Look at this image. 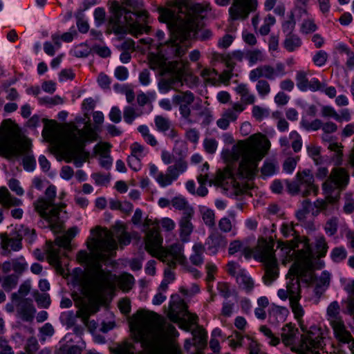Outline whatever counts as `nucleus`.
<instances>
[{"instance_id": "4d7b16f0", "label": "nucleus", "mask_w": 354, "mask_h": 354, "mask_svg": "<svg viewBox=\"0 0 354 354\" xmlns=\"http://www.w3.org/2000/svg\"><path fill=\"white\" fill-rule=\"evenodd\" d=\"M17 283L18 277L15 274H9L3 279L1 286L6 292H10L17 286Z\"/></svg>"}, {"instance_id": "4be33fe9", "label": "nucleus", "mask_w": 354, "mask_h": 354, "mask_svg": "<svg viewBox=\"0 0 354 354\" xmlns=\"http://www.w3.org/2000/svg\"><path fill=\"white\" fill-rule=\"evenodd\" d=\"M333 337L339 344H348L351 351V346L354 344V338L342 320L330 324Z\"/></svg>"}, {"instance_id": "09e8293b", "label": "nucleus", "mask_w": 354, "mask_h": 354, "mask_svg": "<svg viewBox=\"0 0 354 354\" xmlns=\"http://www.w3.org/2000/svg\"><path fill=\"white\" fill-rule=\"evenodd\" d=\"M328 248V247L324 236L323 235L318 236L315 241L317 257L319 258L324 257L327 252Z\"/></svg>"}, {"instance_id": "c03bdc74", "label": "nucleus", "mask_w": 354, "mask_h": 354, "mask_svg": "<svg viewBox=\"0 0 354 354\" xmlns=\"http://www.w3.org/2000/svg\"><path fill=\"white\" fill-rule=\"evenodd\" d=\"M246 58L248 59L250 66L266 61V55L261 50L257 48L249 50L246 53Z\"/></svg>"}, {"instance_id": "13d9d810", "label": "nucleus", "mask_w": 354, "mask_h": 354, "mask_svg": "<svg viewBox=\"0 0 354 354\" xmlns=\"http://www.w3.org/2000/svg\"><path fill=\"white\" fill-rule=\"evenodd\" d=\"M243 339L244 337L241 333L235 330L231 336L228 337L229 346L234 349L241 347Z\"/></svg>"}, {"instance_id": "f257e3e1", "label": "nucleus", "mask_w": 354, "mask_h": 354, "mask_svg": "<svg viewBox=\"0 0 354 354\" xmlns=\"http://www.w3.org/2000/svg\"><path fill=\"white\" fill-rule=\"evenodd\" d=\"M117 238L121 247L131 242V237L122 225L114 232L97 226L91 230L86 245L89 253L84 250L77 254V261L86 266V273L82 286V293L86 299L89 313L97 311L103 302L105 292L113 288V279L109 272L101 268L100 262L115 255L118 248Z\"/></svg>"}, {"instance_id": "e2e57ef3", "label": "nucleus", "mask_w": 354, "mask_h": 354, "mask_svg": "<svg viewBox=\"0 0 354 354\" xmlns=\"http://www.w3.org/2000/svg\"><path fill=\"white\" fill-rule=\"evenodd\" d=\"M308 154L312 158L316 165H319L322 162V159L320 156L321 147L314 145L308 146L307 147Z\"/></svg>"}, {"instance_id": "e433bc0d", "label": "nucleus", "mask_w": 354, "mask_h": 354, "mask_svg": "<svg viewBox=\"0 0 354 354\" xmlns=\"http://www.w3.org/2000/svg\"><path fill=\"white\" fill-rule=\"evenodd\" d=\"M236 281L239 287L246 292H251L254 287V281L246 270L237 275Z\"/></svg>"}, {"instance_id": "a878e982", "label": "nucleus", "mask_w": 354, "mask_h": 354, "mask_svg": "<svg viewBox=\"0 0 354 354\" xmlns=\"http://www.w3.org/2000/svg\"><path fill=\"white\" fill-rule=\"evenodd\" d=\"M17 310L20 318L26 322L31 321L34 317L35 308L30 299H21L17 306Z\"/></svg>"}, {"instance_id": "49530a36", "label": "nucleus", "mask_w": 354, "mask_h": 354, "mask_svg": "<svg viewBox=\"0 0 354 354\" xmlns=\"http://www.w3.org/2000/svg\"><path fill=\"white\" fill-rule=\"evenodd\" d=\"M131 156L142 160L149 153L147 148L143 145L134 142L130 145Z\"/></svg>"}, {"instance_id": "4c0bfd02", "label": "nucleus", "mask_w": 354, "mask_h": 354, "mask_svg": "<svg viewBox=\"0 0 354 354\" xmlns=\"http://www.w3.org/2000/svg\"><path fill=\"white\" fill-rule=\"evenodd\" d=\"M328 149L334 153L331 160L335 166H340L343 162V145L337 142H332L329 144Z\"/></svg>"}, {"instance_id": "412c9836", "label": "nucleus", "mask_w": 354, "mask_h": 354, "mask_svg": "<svg viewBox=\"0 0 354 354\" xmlns=\"http://www.w3.org/2000/svg\"><path fill=\"white\" fill-rule=\"evenodd\" d=\"M169 77L162 78L158 83L160 93H167L171 89L178 90L182 85L183 71L177 67L173 71L167 72Z\"/></svg>"}, {"instance_id": "603ef678", "label": "nucleus", "mask_w": 354, "mask_h": 354, "mask_svg": "<svg viewBox=\"0 0 354 354\" xmlns=\"http://www.w3.org/2000/svg\"><path fill=\"white\" fill-rule=\"evenodd\" d=\"M339 219L336 216L330 218L325 223L324 231L328 236L335 235L338 229Z\"/></svg>"}, {"instance_id": "39448f33", "label": "nucleus", "mask_w": 354, "mask_h": 354, "mask_svg": "<svg viewBox=\"0 0 354 354\" xmlns=\"http://www.w3.org/2000/svg\"><path fill=\"white\" fill-rule=\"evenodd\" d=\"M208 10H211L209 4L198 3L193 6L194 15L188 14L183 17L176 15V9H163L160 11V21L167 24L171 31V38L165 44L171 45L176 55L180 57L185 53L186 48L180 44L187 39L191 33L196 31L198 28V17Z\"/></svg>"}, {"instance_id": "f8f14e48", "label": "nucleus", "mask_w": 354, "mask_h": 354, "mask_svg": "<svg viewBox=\"0 0 354 354\" xmlns=\"http://www.w3.org/2000/svg\"><path fill=\"white\" fill-rule=\"evenodd\" d=\"M167 316L172 322L178 323L180 328L185 330H189L191 327L197 323L198 319L196 314L187 310V304L177 295H172L171 297Z\"/></svg>"}, {"instance_id": "f03ea898", "label": "nucleus", "mask_w": 354, "mask_h": 354, "mask_svg": "<svg viewBox=\"0 0 354 354\" xmlns=\"http://www.w3.org/2000/svg\"><path fill=\"white\" fill-rule=\"evenodd\" d=\"M131 336L140 342L143 351H136L133 343L120 345L115 354H182L174 338L178 335L175 327L165 324L157 313L139 310L129 321Z\"/></svg>"}, {"instance_id": "2f4dec72", "label": "nucleus", "mask_w": 354, "mask_h": 354, "mask_svg": "<svg viewBox=\"0 0 354 354\" xmlns=\"http://www.w3.org/2000/svg\"><path fill=\"white\" fill-rule=\"evenodd\" d=\"M299 300L300 299L290 301V306L301 330L306 331L307 328H309V327L307 326L303 319L305 311L299 304Z\"/></svg>"}, {"instance_id": "2eb2a0df", "label": "nucleus", "mask_w": 354, "mask_h": 354, "mask_svg": "<svg viewBox=\"0 0 354 354\" xmlns=\"http://www.w3.org/2000/svg\"><path fill=\"white\" fill-rule=\"evenodd\" d=\"M287 188L290 194H301L303 196L310 194L316 196L319 192V187L315 183L314 175L308 169L298 171L295 176V180L288 183Z\"/></svg>"}, {"instance_id": "f3484780", "label": "nucleus", "mask_w": 354, "mask_h": 354, "mask_svg": "<svg viewBox=\"0 0 354 354\" xmlns=\"http://www.w3.org/2000/svg\"><path fill=\"white\" fill-rule=\"evenodd\" d=\"M257 0H232L229 8V17L232 21H243L257 7Z\"/></svg>"}, {"instance_id": "c9c22d12", "label": "nucleus", "mask_w": 354, "mask_h": 354, "mask_svg": "<svg viewBox=\"0 0 354 354\" xmlns=\"http://www.w3.org/2000/svg\"><path fill=\"white\" fill-rule=\"evenodd\" d=\"M187 162L183 159H179L172 165L167 167V170L174 181H176L180 175L185 173L187 169Z\"/></svg>"}, {"instance_id": "7c9ffc66", "label": "nucleus", "mask_w": 354, "mask_h": 354, "mask_svg": "<svg viewBox=\"0 0 354 354\" xmlns=\"http://www.w3.org/2000/svg\"><path fill=\"white\" fill-rule=\"evenodd\" d=\"M216 57L221 58L223 60L227 68L233 69L234 66L239 62H241L246 55L241 50H235L227 55H221L215 54Z\"/></svg>"}, {"instance_id": "423d86ee", "label": "nucleus", "mask_w": 354, "mask_h": 354, "mask_svg": "<svg viewBox=\"0 0 354 354\" xmlns=\"http://www.w3.org/2000/svg\"><path fill=\"white\" fill-rule=\"evenodd\" d=\"M300 339L296 341L298 328L292 323L286 324L282 328L281 337L285 346L297 354H314L316 349L322 347L323 342L320 328L315 325L310 326L306 331H301Z\"/></svg>"}, {"instance_id": "0eeeda50", "label": "nucleus", "mask_w": 354, "mask_h": 354, "mask_svg": "<svg viewBox=\"0 0 354 354\" xmlns=\"http://www.w3.org/2000/svg\"><path fill=\"white\" fill-rule=\"evenodd\" d=\"M41 119L37 115L32 116L27 122L29 127L35 128L39 125ZM44 129L42 138L50 143L51 152L58 160H66V124L53 120L42 119Z\"/></svg>"}, {"instance_id": "dca6fc26", "label": "nucleus", "mask_w": 354, "mask_h": 354, "mask_svg": "<svg viewBox=\"0 0 354 354\" xmlns=\"http://www.w3.org/2000/svg\"><path fill=\"white\" fill-rule=\"evenodd\" d=\"M286 73L285 65L281 62L276 64L275 67L269 64L260 65L250 71L249 80L252 82H258L262 77L273 80L277 77L285 75Z\"/></svg>"}, {"instance_id": "1a4fd4ad", "label": "nucleus", "mask_w": 354, "mask_h": 354, "mask_svg": "<svg viewBox=\"0 0 354 354\" xmlns=\"http://www.w3.org/2000/svg\"><path fill=\"white\" fill-rule=\"evenodd\" d=\"M96 140L97 133L90 124L81 129H73L68 123V162L73 161L76 167H81L89 156L84 150L85 143Z\"/></svg>"}, {"instance_id": "6ab92c4d", "label": "nucleus", "mask_w": 354, "mask_h": 354, "mask_svg": "<svg viewBox=\"0 0 354 354\" xmlns=\"http://www.w3.org/2000/svg\"><path fill=\"white\" fill-rule=\"evenodd\" d=\"M311 74L310 71L300 70L297 71L295 80L297 86L301 91H311L313 92L322 90L324 85L316 77L308 79Z\"/></svg>"}, {"instance_id": "4468645a", "label": "nucleus", "mask_w": 354, "mask_h": 354, "mask_svg": "<svg viewBox=\"0 0 354 354\" xmlns=\"http://www.w3.org/2000/svg\"><path fill=\"white\" fill-rule=\"evenodd\" d=\"M308 243L310 251L313 257L312 249L309 243V240L306 237L301 239L295 238L293 240L283 242L279 241L277 245V250H279L278 255L283 264H286L290 261H294L292 266H295L296 260L299 256H304L306 253L304 250V243Z\"/></svg>"}, {"instance_id": "37998d69", "label": "nucleus", "mask_w": 354, "mask_h": 354, "mask_svg": "<svg viewBox=\"0 0 354 354\" xmlns=\"http://www.w3.org/2000/svg\"><path fill=\"white\" fill-rule=\"evenodd\" d=\"M327 316L329 324L342 320L339 315V306L337 301L332 302L327 308Z\"/></svg>"}, {"instance_id": "aec40b11", "label": "nucleus", "mask_w": 354, "mask_h": 354, "mask_svg": "<svg viewBox=\"0 0 354 354\" xmlns=\"http://www.w3.org/2000/svg\"><path fill=\"white\" fill-rule=\"evenodd\" d=\"M194 101V94L187 91L179 92L172 97V102L176 105H179V111L181 116L186 120L191 122L189 118L191 115V109L189 106Z\"/></svg>"}, {"instance_id": "bf43d9fd", "label": "nucleus", "mask_w": 354, "mask_h": 354, "mask_svg": "<svg viewBox=\"0 0 354 354\" xmlns=\"http://www.w3.org/2000/svg\"><path fill=\"white\" fill-rule=\"evenodd\" d=\"M28 268L24 257L21 256L18 258L12 259V270L17 274H21Z\"/></svg>"}, {"instance_id": "3c124183", "label": "nucleus", "mask_w": 354, "mask_h": 354, "mask_svg": "<svg viewBox=\"0 0 354 354\" xmlns=\"http://www.w3.org/2000/svg\"><path fill=\"white\" fill-rule=\"evenodd\" d=\"M256 90L259 96L264 98L268 96L271 92L270 84L266 80H260L257 82Z\"/></svg>"}, {"instance_id": "79ce46f5", "label": "nucleus", "mask_w": 354, "mask_h": 354, "mask_svg": "<svg viewBox=\"0 0 354 354\" xmlns=\"http://www.w3.org/2000/svg\"><path fill=\"white\" fill-rule=\"evenodd\" d=\"M199 212L204 223L212 227L215 225V214L214 210L205 207L201 206L199 207Z\"/></svg>"}, {"instance_id": "6e6d98bb", "label": "nucleus", "mask_w": 354, "mask_h": 354, "mask_svg": "<svg viewBox=\"0 0 354 354\" xmlns=\"http://www.w3.org/2000/svg\"><path fill=\"white\" fill-rule=\"evenodd\" d=\"M301 45L300 38L297 35H290L284 41V47L290 52L294 51Z\"/></svg>"}, {"instance_id": "7ed1b4c3", "label": "nucleus", "mask_w": 354, "mask_h": 354, "mask_svg": "<svg viewBox=\"0 0 354 354\" xmlns=\"http://www.w3.org/2000/svg\"><path fill=\"white\" fill-rule=\"evenodd\" d=\"M270 142L266 136L258 133L250 136L248 139L239 140L230 150L223 152L225 160L233 162L239 160L236 173L227 169L217 177L218 183L226 190L242 192L243 185L241 180H252L258 171L259 162L268 153Z\"/></svg>"}, {"instance_id": "de8ad7c7", "label": "nucleus", "mask_w": 354, "mask_h": 354, "mask_svg": "<svg viewBox=\"0 0 354 354\" xmlns=\"http://www.w3.org/2000/svg\"><path fill=\"white\" fill-rule=\"evenodd\" d=\"M203 246L201 244H195L193 246V254L190 256V261L194 266H199L203 263Z\"/></svg>"}, {"instance_id": "b1692460", "label": "nucleus", "mask_w": 354, "mask_h": 354, "mask_svg": "<svg viewBox=\"0 0 354 354\" xmlns=\"http://www.w3.org/2000/svg\"><path fill=\"white\" fill-rule=\"evenodd\" d=\"M1 246L5 251L10 253V250L19 251L22 248L21 236L17 232L12 234H1Z\"/></svg>"}, {"instance_id": "9b49d317", "label": "nucleus", "mask_w": 354, "mask_h": 354, "mask_svg": "<svg viewBox=\"0 0 354 354\" xmlns=\"http://www.w3.org/2000/svg\"><path fill=\"white\" fill-rule=\"evenodd\" d=\"M145 242L146 250L152 256L162 261H171V264L185 265L187 260L183 254V245L174 243L169 248H164L162 246V238L157 229L153 228L147 233Z\"/></svg>"}, {"instance_id": "8fccbe9b", "label": "nucleus", "mask_w": 354, "mask_h": 354, "mask_svg": "<svg viewBox=\"0 0 354 354\" xmlns=\"http://www.w3.org/2000/svg\"><path fill=\"white\" fill-rule=\"evenodd\" d=\"M156 128L158 131L166 133L171 127V122L169 118L162 115H157L154 119Z\"/></svg>"}, {"instance_id": "5fc2aeb1", "label": "nucleus", "mask_w": 354, "mask_h": 354, "mask_svg": "<svg viewBox=\"0 0 354 354\" xmlns=\"http://www.w3.org/2000/svg\"><path fill=\"white\" fill-rule=\"evenodd\" d=\"M201 75L205 82L212 84H216L218 82V73L214 69L203 68L201 72Z\"/></svg>"}, {"instance_id": "c756f323", "label": "nucleus", "mask_w": 354, "mask_h": 354, "mask_svg": "<svg viewBox=\"0 0 354 354\" xmlns=\"http://www.w3.org/2000/svg\"><path fill=\"white\" fill-rule=\"evenodd\" d=\"M171 204L175 209L183 212V216L189 217L194 214V207L189 205L184 196H178L173 198Z\"/></svg>"}, {"instance_id": "a18cd8bd", "label": "nucleus", "mask_w": 354, "mask_h": 354, "mask_svg": "<svg viewBox=\"0 0 354 354\" xmlns=\"http://www.w3.org/2000/svg\"><path fill=\"white\" fill-rule=\"evenodd\" d=\"M279 167L277 163L272 160H266L261 169L263 177H269L277 173Z\"/></svg>"}, {"instance_id": "6e6552de", "label": "nucleus", "mask_w": 354, "mask_h": 354, "mask_svg": "<svg viewBox=\"0 0 354 354\" xmlns=\"http://www.w3.org/2000/svg\"><path fill=\"white\" fill-rule=\"evenodd\" d=\"M306 253L299 256L295 266H292L288 273L286 288L290 294V301L301 299L300 281L310 283L314 280L312 255L308 243H304Z\"/></svg>"}, {"instance_id": "a211bd4d", "label": "nucleus", "mask_w": 354, "mask_h": 354, "mask_svg": "<svg viewBox=\"0 0 354 354\" xmlns=\"http://www.w3.org/2000/svg\"><path fill=\"white\" fill-rule=\"evenodd\" d=\"M17 140L10 130L8 120H3L0 125V152L7 155L17 153Z\"/></svg>"}, {"instance_id": "20e7f679", "label": "nucleus", "mask_w": 354, "mask_h": 354, "mask_svg": "<svg viewBox=\"0 0 354 354\" xmlns=\"http://www.w3.org/2000/svg\"><path fill=\"white\" fill-rule=\"evenodd\" d=\"M46 198H39L35 203V208L40 216L48 221L52 230L57 234L55 243L48 250V261L53 265L57 273L64 276V268L62 259L66 254V232L64 228L63 212L64 205H55L53 204L56 196V187L50 185L45 192Z\"/></svg>"}, {"instance_id": "680f3d73", "label": "nucleus", "mask_w": 354, "mask_h": 354, "mask_svg": "<svg viewBox=\"0 0 354 354\" xmlns=\"http://www.w3.org/2000/svg\"><path fill=\"white\" fill-rule=\"evenodd\" d=\"M156 181L161 187L169 186L174 182L167 170L165 173L161 171L157 176Z\"/></svg>"}, {"instance_id": "c85d7f7f", "label": "nucleus", "mask_w": 354, "mask_h": 354, "mask_svg": "<svg viewBox=\"0 0 354 354\" xmlns=\"http://www.w3.org/2000/svg\"><path fill=\"white\" fill-rule=\"evenodd\" d=\"M194 215L183 216L179 221V234L180 238L183 242H187L189 240V236L194 231V225L191 220Z\"/></svg>"}, {"instance_id": "864d4df0", "label": "nucleus", "mask_w": 354, "mask_h": 354, "mask_svg": "<svg viewBox=\"0 0 354 354\" xmlns=\"http://www.w3.org/2000/svg\"><path fill=\"white\" fill-rule=\"evenodd\" d=\"M38 102L41 105H45L48 107H52L55 105L62 104L64 103V100L58 95L51 97H39Z\"/></svg>"}, {"instance_id": "0e129e2a", "label": "nucleus", "mask_w": 354, "mask_h": 354, "mask_svg": "<svg viewBox=\"0 0 354 354\" xmlns=\"http://www.w3.org/2000/svg\"><path fill=\"white\" fill-rule=\"evenodd\" d=\"M252 116L258 121H261L269 115V110L259 105H254L252 109Z\"/></svg>"}, {"instance_id": "f704fd0d", "label": "nucleus", "mask_w": 354, "mask_h": 354, "mask_svg": "<svg viewBox=\"0 0 354 354\" xmlns=\"http://www.w3.org/2000/svg\"><path fill=\"white\" fill-rule=\"evenodd\" d=\"M0 203L6 207L19 206L22 204L20 199L13 197L7 188L2 187L0 188Z\"/></svg>"}, {"instance_id": "393cba45", "label": "nucleus", "mask_w": 354, "mask_h": 354, "mask_svg": "<svg viewBox=\"0 0 354 354\" xmlns=\"http://www.w3.org/2000/svg\"><path fill=\"white\" fill-rule=\"evenodd\" d=\"M322 188L323 194L329 203H335L339 200V192L335 193V191L342 189L333 179H331L330 175H329L328 178L323 183Z\"/></svg>"}, {"instance_id": "338daca9", "label": "nucleus", "mask_w": 354, "mask_h": 354, "mask_svg": "<svg viewBox=\"0 0 354 354\" xmlns=\"http://www.w3.org/2000/svg\"><path fill=\"white\" fill-rule=\"evenodd\" d=\"M245 270L242 268L239 263L234 261H230L226 266L227 272L236 279L237 275H240Z\"/></svg>"}, {"instance_id": "a19ab883", "label": "nucleus", "mask_w": 354, "mask_h": 354, "mask_svg": "<svg viewBox=\"0 0 354 354\" xmlns=\"http://www.w3.org/2000/svg\"><path fill=\"white\" fill-rule=\"evenodd\" d=\"M119 288L124 292L130 290L135 283V279L131 274L124 273L116 278Z\"/></svg>"}, {"instance_id": "cd10ccee", "label": "nucleus", "mask_w": 354, "mask_h": 354, "mask_svg": "<svg viewBox=\"0 0 354 354\" xmlns=\"http://www.w3.org/2000/svg\"><path fill=\"white\" fill-rule=\"evenodd\" d=\"M227 243L226 238L218 233L211 234L205 242L208 251L212 254H216L220 249L225 248Z\"/></svg>"}, {"instance_id": "9d476101", "label": "nucleus", "mask_w": 354, "mask_h": 354, "mask_svg": "<svg viewBox=\"0 0 354 354\" xmlns=\"http://www.w3.org/2000/svg\"><path fill=\"white\" fill-rule=\"evenodd\" d=\"M135 0H122L121 5L115 3L113 6L111 24L115 33H129L137 36L143 32H148L149 27L138 24L133 17L134 14L127 10L128 7L133 8Z\"/></svg>"}, {"instance_id": "473e14b6", "label": "nucleus", "mask_w": 354, "mask_h": 354, "mask_svg": "<svg viewBox=\"0 0 354 354\" xmlns=\"http://www.w3.org/2000/svg\"><path fill=\"white\" fill-rule=\"evenodd\" d=\"M333 179L341 189L344 188L348 183L349 175L346 169L337 166L332 169L330 174Z\"/></svg>"}, {"instance_id": "58836bf2", "label": "nucleus", "mask_w": 354, "mask_h": 354, "mask_svg": "<svg viewBox=\"0 0 354 354\" xmlns=\"http://www.w3.org/2000/svg\"><path fill=\"white\" fill-rule=\"evenodd\" d=\"M328 204L331 203L326 198L325 199H317L313 203L306 201V205L310 207L312 214L315 216L318 215L322 212L326 214Z\"/></svg>"}, {"instance_id": "774afa93", "label": "nucleus", "mask_w": 354, "mask_h": 354, "mask_svg": "<svg viewBox=\"0 0 354 354\" xmlns=\"http://www.w3.org/2000/svg\"><path fill=\"white\" fill-rule=\"evenodd\" d=\"M34 297L39 307L46 308L50 304V296L46 293L36 292Z\"/></svg>"}, {"instance_id": "ddd939ff", "label": "nucleus", "mask_w": 354, "mask_h": 354, "mask_svg": "<svg viewBox=\"0 0 354 354\" xmlns=\"http://www.w3.org/2000/svg\"><path fill=\"white\" fill-rule=\"evenodd\" d=\"M255 253L265 264L266 274L263 279L265 283L270 285L277 277V260L272 246L266 239H260L256 247Z\"/></svg>"}, {"instance_id": "5701e85b", "label": "nucleus", "mask_w": 354, "mask_h": 354, "mask_svg": "<svg viewBox=\"0 0 354 354\" xmlns=\"http://www.w3.org/2000/svg\"><path fill=\"white\" fill-rule=\"evenodd\" d=\"M150 67L152 69H160L162 75L167 72L173 71L177 67L174 62H167L165 55L160 53H150L149 55Z\"/></svg>"}, {"instance_id": "72a5a7b5", "label": "nucleus", "mask_w": 354, "mask_h": 354, "mask_svg": "<svg viewBox=\"0 0 354 354\" xmlns=\"http://www.w3.org/2000/svg\"><path fill=\"white\" fill-rule=\"evenodd\" d=\"M236 93L240 95L241 100L245 104H253L256 102L255 95L250 91L248 84H239L235 88Z\"/></svg>"}, {"instance_id": "ea45409f", "label": "nucleus", "mask_w": 354, "mask_h": 354, "mask_svg": "<svg viewBox=\"0 0 354 354\" xmlns=\"http://www.w3.org/2000/svg\"><path fill=\"white\" fill-rule=\"evenodd\" d=\"M219 230L223 233L232 232L233 235L236 234V221L228 217L221 218L218 223Z\"/></svg>"}, {"instance_id": "bb28decb", "label": "nucleus", "mask_w": 354, "mask_h": 354, "mask_svg": "<svg viewBox=\"0 0 354 354\" xmlns=\"http://www.w3.org/2000/svg\"><path fill=\"white\" fill-rule=\"evenodd\" d=\"M148 227L149 229L147 230L146 235L151 230H153V228L157 229L158 232H159V227L166 231V232H171L176 227V223L174 220L170 218L165 217L162 218L158 221H153L151 219H147L145 222V227Z\"/></svg>"}, {"instance_id": "052dcab7", "label": "nucleus", "mask_w": 354, "mask_h": 354, "mask_svg": "<svg viewBox=\"0 0 354 354\" xmlns=\"http://www.w3.org/2000/svg\"><path fill=\"white\" fill-rule=\"evenodd\" d=\"M142 115V112L137 111L134 108L131 106H126L124 109L123 115L124 121L131 124L133 120L140 117Z\"/></svg>"}, {"instance_id": "69168bd1", "label": "nucleus", "mask_w": 354, "mask_h": 354, "mask_svg": "<svg viewBox=\"0 0 354 354\" xmlns=\"http://www.w3.org/2000/svg\"><path fill=\"white\" fill-rule=\"evenodd\" d=\"M111 146L108 142H100L94 147V153L99 157L110 155V149Z\"/></svg>"}]
</instances>
